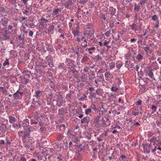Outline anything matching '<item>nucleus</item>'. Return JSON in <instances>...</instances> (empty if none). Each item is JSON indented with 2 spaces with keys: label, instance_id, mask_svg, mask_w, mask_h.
Returning a JSON list of instances; mask_svg holds the SVG:
<instances>
[{
  "label": "nucleus",
  "instance_id": "nucleus-44",
  "mask_svg": "<svg viewBox=\"0 0 161 161\" xmlns=\"http://www.w3.org/2000/svg\"><path fill=\"white\" fill-rule=\"evenodd\" d=\"M24 36L23 35H20L19 36L18 38L19 40H23Z\"/></svg>",
  "mask_w": 161,
  "mask_h": 161
},
{
  "label": "nucleus",
  "instance_id": "nucleus-4",
  "mask_svg": "<svg viewBox=\"0 0 161 161\" xmlns=\"http://www.w3.org/2000/svg\"><path fill=\"white\" fill-rule=\"evenodd\" d=\"M65 63L68 66H69V68H73L75 66L74 64V61L70 60L69 58H66Z\"/></svg>",
  "mask_w": 161,
  "mask_h": 161
},
{
  "label": "nucleus",
  "instance_id": "nucleus-33",
  "mask_svg": "<svg viewBox=\"0 0 161 161\" xmlns=\"http://www.w3.org/2000/svg\"><path fill=\"white\" fill-rule=\"evenodd\" d=\"M109 43V42L108 41L106 40H105L104 41V45L105 46H107L108 48H109L110 47V46H107V45Z\"/></svg>",
  "mask_w": 161,
  "mask_h": 161
},
{
  "label": "nucleus",
  "instance_id": "nucleus-28",
  "mask_svg": "<svg viewBox=\"0 0 161 161\" xmlns=\"http://www.w3.org/2000/svg\"><path fill=\"white\" fill-rule=\"evenodd\" d=\"M91 108H92L95 111L97 110L96 106L94 104L92 105Z\"/></svg>",
  "mask_w": 161,
  "mask_h": 161
},
{
  "label": "nucleus",
  "instance_id": "nucleus-8",
  "mask_svg": "<svg viewBox=\"0 0 161 161\" xmlns=\"http://www.w3.org/2000/svg\"><path fill=\"white\" fill-rule=\"evenodd\" d=\"M8 117L9 120V122L10 123H13L16 121V119H15L14 115H13L12 116H9Z\"/></svg>",
  "mask_w": 161,
  "mask_h": 161
},
{
  "label": "nucleus",
  "instance_id": "nucleus-29",
  "mask_svg": "<svg viewBox=\"0 0 161 161\" xmlns=\"http://www.w3.org/2000/svg\"><path fill=\"white\" fill-rule=\"evenodd\" d=\"M142 103V101L141 100H139L136 103V104L138 106H141Z\"/></svg>",
  "mask_w": 161,
  "mask_h": 161
},
{
  "label": "nucleus",
  "instance_id": "nucleus-45",
  "mask_svg": "<svg viewBox=\"0 0 161 161\" xmlns=\"http://www.w3.org/2000/svg\"><path fill=\"white\" fill-rule=\"evenodd\" d=\"M18 101H17L13 103L12 106L13 107H16V106L17 104L18 103Z\"/></svg>",
  "mask_w": 161,
  "mask_h": 161
},
{
  "label": "nucleus",
  "instance_id": "nucleus-46",
  "mask_svg": "<svg viewBox=\"0 0 161 161\" xmlns=\"http://www.w3.org/2000/svg\"><path fill=\"white\" fill-rule=\"evenodd\" d=\"M66 35V34L65 33H63V34H61L60 36V37H61L63 38L64 39L65 38V36Z\"/></svg>",
  "mask_w": 161,
  "mask_h": 161
},
{
  "label": "nucleus",
  "instance_id": "nucleus-49",
  "mask_svg": "<svg viewBox=\"0 0 161 161\" xmlns=\"http://www.w3.org/2000/svg\"><path fill=\"white\" fill-rule=\"evenodd\" d=\"M31 122L32 124H37V122L34 120H31Z\"/></svg>",
  "mask_w": 161,
  "mask_h": 161
},
{
  "label": "nucleus",
  "instance_id": "nucleus-60",
  "mask_svg": "<svg viewBox=\"0 0 161 161\" xmlns=\"http://www.w3.org/2000/svg\"><path fill=\"white\" fill-rule=\"evenodd\" d=\"M68 25L69 28H71L73 25L70 22L69 23Z\"/></svg>",
  "mask_w": 161,
  "mask_h": 161
},
{
  "label": "nucleus",
  "instance_id": "nucleus-35",
  "mask_svg": "<svg viewBox=\"0 0 161 161\" xmlns=\"http://www.w3.org/2000/svg\"><path fill=\"white\" fill-rule=\"evenodd\" d=\"M86 26L87 28L89 29H91L92 27V25L91 23L86 24Z\"/></svg>",
  "mask_w": 161,
  "mask_h": 161
},
{
  "label": "nucleus",
  "instance_id": "nucleus-62",
  "mask_svg": "<svg viewBox=\"0 0 161 161\" xmlns=\"http://www.w3.org/2000/svg\"><path fill=\"white\" fill-rule=\"evenodd\" d=\"M136 39H135V38H132V39L131 40H130V41L131 42H134L135 41H136Z\"/></svg>",
  "mask_w": 161,
  "mask_h": 161
},
{
  "label": "nucleus",
  "instance_id": "nucleus-36",
  "mask_svg": "<svg viewBox=\"0 0 161 161\" xmlns=\"http://www.w3.org/2000/svg\"><path fill=\"white\" fill-rule=\"evenodd\" d=\"M118 89L117 87L114 86H112L111 90L113 91H116Z\"/></svg>",
  "mask_w": 161,
  "mask_h": 161
},
{
  "label": "nucleus",
  "instance_id": "nucleus-24",
  "mask_svg": "<svg viewBox=\"0 0 161 161\" xmlns=\"http://www.w3.org/2000/svg\"><path fill=\"white\" fill-rule=\"evenodd\" d=\"M41 92L40 91H36L35 92V96L37 98V99H38L40 97L39 94Z\"/></svg>",
  "mask_w": 161,
  "mask_h": 161
},
{
  "label": "nucleus",
  "instance_id": "nucleus-11",
  "mask_svg": "<svg viewBox=\"0 0 161 161\" xmlns=\"http://www.w3.org/2000/svg\"><path fill=\"white\" fill-rule=\"evenodd\" d=\"M143 58V55L139 53L136 57V59L139 61H141Z\"/></svg>",
  "mask_w": 161,
  "mask_h": 161
},
{
  "label": "nucleus",
  "instance_id": "nucleus-64",
  "mask_svg": "<svg viewBox=\"0 0 161 161\" xmlns=\"http://www.w3.org/2000/svg\"><path fill=\"white\" fill-rule=\"evenodd\" d=\"M147 30H146L145 32H144V33L143 34V36H146L147 35Z\"/></svg>",
  "mask_w": 161,
  "mask_h": 161
},
{
  "label": "nucleus",
  "instance_id": "nucleus-48",
  "mask_svg": "<svg viewBox=\"0 0 161 161\" xmlns=\"http://www.w3.org/2000/svg\"><path fill=\"white\" fill-rule=\"evenodd\" d=\"M24 122H26V125L28 126L29 125V120L27 119H25L24 121Z\"/></svg>",
  "mask_w": 161,
  "mask_h": 161
},
{
  "label": "nucleus",
  "instance_id": "nucleus-16",
  "mask_svg": "<svg viewBox=\"0 0 161 161\" xmlns=\"http://www.w3.org/2000/svg\"><path fill=\"white\" fill-rule=\"evenodd\" d=\"M115 66V63L114 62H112L109 64V68L110 69H112L114 68Z\"/></svg>",
  "mask_w": 161,
  "mask_h": 161
},
{
  "label": "nucleus",
  "instance_id": "nucleus-38",
  "mask_svg": "<svg viewBox=\"0 0 161 161\" xmlns=\"http://www.w3.org/2000/svg\"><path fill=\"white\" fill-rule=\"evenodd\" d=\"M70 69V72H71L72 73H74L76 71V69L73 67V68H69Z\"/></svg>",
  "mask_w": 161,
  "mask_h": 161
},
{
  "label": "nucleus",
  "instance_id": "nucleus-18",
  "mask_svg": "<svg viewBox=\"0 0 161 161\" xmlns=\"http://www.w3.org/2000/svg\"><path fill=\"white\" fill-rule=\"evenodd\" d=\"M104 75L106 80H109V78L111 75L110 73L108 72H106Z\"/></svg>",
  "mask_w": 161,
  "mask_h": 161
},
{
  "label": "nucleus",
  "instance_id": "nucleus-27",
  "mask_svg": "<svg viewBox=\"0 0 161 161\" xmlns=\"http://www.w3.org/2000/svg\"><path fill=\"white\" fill-rule=\"evenodd\" d=\"M9 63L8 61V59H6L3 63V66H6L7 65H9Z\"/></svg>",
  "mask_w": 161,
  "mask_h": 161
},
{
  "label": "nucleus",
  "instance_id": "nucleus-30",
  "mask_svg": "<svg viewBox=\"0 0 161 161\" xmlns=\"http://www.w3.org/2000/svg\"><path fill=\"white\" fill-rule=\"evenodd\" d=\"M134 6H135L134 9L135 10H136V11L137 12H138L140 9V7L137 6L136 4H135Z\"/></svg>",
  "mask_w": 161,
  "mask_h": 161
},
{
  "label": "nucleus",
  "instance_id": "nucleus-61",
  "mask_svg": "<svg viewBox=\"0 0 161 161\" xmlns=\"http://www.w3.org/2000/svg\"><path fill=\"white\" fill-rule=\"evenodd\" d=\"M156 147L155 146L154 148L152 150V152L153 153L155 152L156 150Z\"/></svg>",
  "mask_w": 161,
  "mask_h": 161
},
{
  "label": "nucleus",
  "instance_id": "nucleus-40",
  "mask_svg": "<svg viewBox=\"0 0 161 161\" xmlns=\"http://www.w3.org/2000/svg\"><path fill=\"white\" fill-rule=\"evenodd\" d=\"M110 31H108L105 33V35L106 36L108 37L110 36Z\"/></svg>",
  "mask_w": 161,
  "mask_h": 161
},
{
  "label": "nucleus",
  "instance_id": "nucleus-63",
  "mask_svg": "<svg viewBox=\"0 0 161 161\" xmlns=\"http://www.w3.org/2000/svg\"><path fill=\"white\" fill-rule=\"evenodd\" d=\"M134 125H140V124L138 122H137L135 123L134 124Z\"/></svg>",
  "mask_w": 161,
  "mask_h": 161
},
{
  "label": "nucleus",
  "instance_id": "nucleus-10",
  "mask_svg": "<svg viewBox=\"0 0 161 161\" xmlns=\"http://www.w3.org/2000/svg\"><path fill=\"white\" fill-rule=\"evenodd\" d=\"M72 33L74 36H79L80 32V31L75 30H72Z\"/></svg>",
  "mask_w": 161,
  "mask_h": 161
},
{
  "label": "nucleus",
  "instance_id": "nucleus-21",
  "mask_svg": "<svg viewBox=\"0 0 161 161\" xmlns=\"http://www.w3.org/2000/svg\"><path fill=\"white\" fill-rule=\"evenodd\" d=\"M93 33V31L91 30V31H86V33L90 37H92Z\"/></svg>",
  "mask_w": 161,
  "mask_h": 161
},
{
  "label": "nucleus",
  "instance_id": "nucleus-59",
  "mask_svg": "<svg viewBox=\"0 0 161 161\" xmlns=\"http://www.w3.org/2000/svg\"><path fill=\"white\" fill-rule=\"evenodd\" d=\"M13 28V26L10 25H9L8 26V29L9 30H11Z\"/></svg>",
  "mask_w": 161,
  "mask_h": 161
},
{
  "label": "nucleus",
  "instance_id": "nucleus-3",
  "mask_svg": "<svg viewBox=\"0 0 161 161\" xmlns=\"http://www.w3.org/2000/svg\"><path fill=\"white\" fill-rule=\"evenodd\" d=\"M143 111H140L139 109L138 106L134 108H132V110L131 113V114L132 115L136 116L140 115V116L142 115Z\"/></svg>",
  "mask_w": 161,
  "mask_h": 161
},
{
  "label": "nucleus",
  "instance_id": "nucleus-23",
  "mask_svg": "<svg viewBox=\"0 0 161 161\" xmlns=\"http://www.w3.org/2000/svg\"><path fill=\"white\" fill-rule=\"evenodd\" d=\"M87 75H85L82 76L81 78L82 81L84 82H86L87 80Z\"/></svg>",
  "mask_w": 161,
  "mask_h": 161
},
{
  "label": "nucleus",
  "instance_id": "nucleus-32",
  "mask_svg": "<svg viewBox=\"0 0 161 161\" xmlns=\"http://www.w3.org/2000/svg\"><path fill=\"white\" fill-rule=\"evenodd\" d=\"M79 2L83 4H85L87 2V0H79Z\"/></svg>",
  "mask_w": 161,
  "mask_h": 161
},
{
  "label": "nucleus",
  "instance_id": "nucleus-43",
  "mask_svg": "<svg viewBox=\"0 0 161 161\" xmlns=\"http://www.w3.org/2000/svg\"><path fill=\"white\" fill-rule=\"evenodd\" d=\"M89 69L87 67L84 68L83 69V71L85 73H87Z\"/></svg>",
  "mask_w": 161,
  "mask_h": 161
},
{
  "label": "nucleus",
  "instance_id": "nucleus-14",
  "mask_svg": "<svg viewBox=\"0 0 161 161\" xmlns=\"http://www.w3.org/2000/svg\"><path fill=\"white\" fill-rule=\"evenodd\" d=\"M81 123L82 124L86 123H88L89 121L88 120V119H87V117H84L81 120Z\"/></svg>",
  "mask_w": 161,
  "mask_h": 161
},
{
  "label": "nucleus",
  "instance_id": "nucleus-1",
  "mask_svg": "<svg viewBox=\"0 0 161 161\" xmlns=\"http://www.w3.org/2000/svg\"><path fill=\"white\" fill-rule=\"evenodd\" d=\"M80 37H77L76 42L80 44L83 48H85L87 46V39L85 38V36L82 35L80 36Z\"/></svg>",
  "mask_w": 161,
  "mask_h": 161
},
{
  "label": "nucleus",
  "instance_id": "nucleus-51",
  "mask_svg": "<svg viewBox=\"0 0 161 161\" xmlns=\"http://www.w3.org/2000/svg\"><path fill=\"white\" fill-rule=\"evenodd\" d=\"M54 26L53 25H51L49 27V30H52L54 29Z\"/></svg>",
  "mask_w": 161,
  "mask_h": 161
},
{
  "label": "nucleus",
  "instance_id": "nucleus-5",
  "mask_svg": "<svg viewBox=\"0 0 161 161\" xmlns=\"http://www.w3.org/2000/svg\"><path fill=\"white\" fill-rule=\"evenodd\" d=\"M23 94L22 92H19L18 90L14 94V99H21L23 96Z\"/></svg>",
  "mask_w": 161,
  "mask_h": 161
},
{
  "label": "nucleus",
  "instance_id": "nucleus-37",
  "mask_svg": "<svg viewBox=\"0 0 161 161\" xmlns=\"http://www.w3.org/2000/svg\"><path fill=\"white\" fill-rule=\"evenodd\" d=\"M152 19L154 20H157V17L156 15H154L152 16Z\"/></svg>",
  "mask_w": 161,
  "mask_h": 161
},
{
  "label": "nucleus",
  "instance_id": "nucleus-31",
  "mask_svg": "<svg viewBox=\"0 0 161 161\" xmlns=\"http://www.w3.org/2000/svg\"><path fill=\"white\" fill-rule=\"evenodd\" d=\"M64 63H60L58 65V68L61 69H63L64 68Z\"/></svg>",
  "mask_w": 161,
  "mask_h": 161
},
{
  "label": "nucleus",
  "instance_id": "nucleus-26",
  "mask_svg": "<svg viewBox=\"0 0 161 161\" xmlns=\"http://www.w3.org/2000/svg\"><path fill=\"white\" fill-rule=\"evenodd\" d=\"M148 75L151 78H153V74L152 70H150L148 73Z\"/></svg>",
  "mask_w": 161,
  "mask_h": 161
},
{
  "label": "nucleus",
  "instance_id": "nucleus-56",
  "mask_svg": "<svg viewBox=\"0 0 161 161\" xmlns=\"http://www.w3.org/2000/svg\"><path fill=\"white\" fill-rule=\"evenodd\" d=\"M12 24L13 25L14 27H15L17 26V24L15 22H13L12 23Z\"/></svg>",
  "mask_w": 161,
  "mask_h": 161
},
{
  "label": "nucleus",
  "instance_id": "nucleus-55",
  "mask_svg": "<svg viewBox=\"0 0 161 161\" xmlns=\"http://www.w3.org/2000/svg\"><path fill=\"white\" fill-rule=\"evenodd\" d=\"M94 90V88L92 87H90L89 88V90L91 92H92V91Z\"/></svg>",
  "mask_w": 161,
  "mask_h": 161
},
{
  "label": "nucleus",
  "instance_id": "nucleus-47",
  "mask_svg": "<svg viewBox=\"0 0 161 161\" xmlns=\"http://www.w3.org/2000/svg\"><path fill=\"white\" fill-rule=\"evenodd\" d=\"M58 106H60V105H62L63 102H65V101L62 100L58 104Z\"/></svg>",
  "mask_w": 161,
  "mask_h": 161
},
{
  "label": "nucleus",
  "instance_id": "nucleus-6",
  "mask_svg": "<svg viewBox=\"0 0 161 161\" xmlns=\"http://www.w3.org/2000/svg\"><path fill=\"white\" fill-rule=\"evenodd\" d=\"M144 51L146 52V54L147 56L148 57L150 56V54L152 53V51L150 49V48L148 47H144Z\"/></svg>",
  "mask_w": 161,
  "mask_h": 161
},
{
  "label": "nucleus",
  "instance_id": "nucleus-2",
  "mask_svg": "<svg viewBox=\"0 0 161 161\" xmlns=\"http://www.w3.org/2000/svg\"><path fill=\"white\" fill-rule=\"evenodd\" d=\"M45 15L43 14L39 21L40 25L44 28L46 26V23L48 22L50 17L49 15H48L45 17Z\"/></svg>",
  "mask_w": 161,
  "mask_h": 161
},
{
  "label": "nucleus",
  "instance_id": "nucleus-52",
  "mask_svg": "<svg viewBox=\"0 0 161 161\" xmlns=\"http://www.w3.org/2000/svg\"><path fill=\"white\" fill-rule=\"evenodd\" d=\"M33 32L32 31H30V32H29V35L30 36H32L33 35Z\"/></svg>",
  "mask_w": 161,
  "mask_h": 161
},
{
  "label": "nucleus",
  "instance_id": "nucleus-39",
  "mask_svg": "<svg viewBox=\"0 0 161 161\" xmlns=\"http://www.w3.org/2000/svg\"><path fill=\"white\" fill-rule=\"evenodd\" d=\"M19 161H26V159L25 157H22L19 160Z\"/></svg>",
  "mask_w": 161,
  "mask_h": 161
},
{
  "label": "nucleus",
  "instance_id": "nucleus-53",
  "mask_svg": "<svg viewBox=\"0 0 161 161\" xmlns=\"http://www.w3.org/2000/svg\"><path fill=\"white\" fill-rule=\"evenodd\" d=\"M139 68V66L138 65H136L135 68H134V69L136 70L137 71H138Z\"/></svg>",
  "mask_w": 161,
  "mask_h": 161
},
{
  "label": "nucleus",
  "instance_id": "nucleus-42",
  "mask_svg": "<svg viewBox=\"0 0 161 161\" xmlns=\"http://www.w3.org/2000/svg\"><path fill=\"white\" fill-rule=\"evenodd\" d=\"M95 58L97 60H99L101 59V58L100 57V56L99 55H97L96 56Z\"/></svg>",
  "mask_w": 161,
  "mask_h": 161
},
{
  "label": "nucleus",
  "instance_id": "nucleus-7",
  "mask_svg": "<svg viewBox=\"0 0 161 161\" xmlns=\"http://www.w3.org/2000/svg\"><path fill=\"white\" fill-rule=\"evenodd\" d=\"M59 9L55 8L54 9L53 13V15L54 16H55L58 17L59 15V13L58 12Z\"/></svg>",
  "mask_w": 161,
  "mask_h": 161
},
{
  "label": "nucleus",
  "instance_id": "nucleus-25",
  "mask_svg": "<svg viewBox=\"0 0 161 161\" xmlns=\"http://www.w3.org/2000/svg\"><path fill=\"white\" fill-rule=\"evenodd\" d=\"M120 158L122 159V161H127V158L125 155H122L120 156Z\"/></svg>",
  "mask_w": 161,
  "mask_h": 161
},
{
  "label": "nucleus",
  "instance_id": "nucleus-13",
  "mask_svg": "<svg viewBox=\"0 0 161 161\" xmlns=\"http://www.w3.org/2000/svg\"><path fill=\"white\" fill-rule=\"evenodd\" d=\"M92 108H90L85 110V112L86 115H88L92 112Z\"/></svg>",
  "mask_w": 161,
  "mask_h": 161
},
{
  "label": "nucleus",
  "instance_id": "nucleus-12",
  "mask_svg": "<svg viewBox=\"0 0 161 161\" xmlns=\"http://www.w3.org/2000/svg\"><path fill=\"white\" fill-rule=\"evenodd\" d=\"M96 49V48L95 47H90L89 48H87L86 49V51L88 50L89 51V53L91 54H92V52L91 51H94Z\"/></svg>",
  "mask_w": 161,
  "mask_h": 161
},
{
  "label": "nucleus",
  "instance_id": "nucleus-58",
  "mask_svg": "<svg viewBox=\"0 0 161 161\" xmlns=\"http://www.w3.org/2000/svg\"><path fill=\"white\" fill-rule=\"evenodd\" d=\"M118 101L119 103L122 102V103H124L123 101H122L121 100V97H119L118 100Z\"/></svg>",
  "mask_w": 161,
  "mask_h": 161
},
{
  "label": "nucleus",
  "instance_id": "nucleus-41",
  "mask_svg": "<svg viewBox=\"0 0 161 161\" xmlns=\"http://www.w3.org/2000/svg\"><path fill=\"white\" fill-rule=\"evenodd\" d=\"M122 65V64H118L116 66V67L118 69H119Z\"/></svg>",
  "mask_w": 161,
  "mask_h": 161
},
{
  "label": "nucleus",
  "instance_id": "nucleus-34",
  "mask_svg": "<svg viewBox=\"0 0 161 161\" xmlns=\"http://www.w3.org/2000/svg\"><path fill=\"white\" fill-rule=\"evenodd\" d=\"M61 157V155H60V154H59L57 156V159L58 161H61L63 159H62Z\"/></svg>",
  "mask_w": 161,
  "mask_h": 161
},
{
  "label": "nucleus",
  "instance_id": "nucleus-19",
  "mask_svg": "<svg viewBox=\"0 0 161 161\" xmlns=\"http://www.w3.org/2000/svg\"><path fill=\"white\" fill-rule=\"evenodd\" d=\"M98 80L99 81H104V78L103 74L98 76Z\"/></svg>",
  "mask_w": 161,
  "mask_h": 161
},
{
  "label": "nucleus",
  "instance_id": "nucleus-22",
  "mask_svg": "<svg viewBox=\"0 0 161 161\" xmlns=\"http://www.w3.org/2000/svg\"><path fill=\"white\" fill-rule=\"evenodd\" d=\"M130 26L132 30H134L135 31H136L137 30L136 25L135 24L133 23L132 25H130Z\"/></svg>",
  "mask_w": 161,
  "mask_h": 161
},
{
  "label": "nucleus",
  "instance_id": "nucleus-50",
  "mask_svg": "<svg viewBox=\"0 0 161 161\" xmlns=\"http://www.w3.org/2000/svg\"><path fill=\"white\" fill-rule=\"evenodd\" d=\"M79 26L78 25H77L76 27L75 28V29H73V30H77L78 31H79Z\"/></svg>",
  "mask_w": 161,
  "mask_h": 161
},
{
  "label": "nucleus",
  "instance_id": "nucleus-20",
  "mask_svg": "<svg viewBox=\"0 0 161 161\" xmlns=\"http://www.w3.org/2000/svg\"><path fill=\"white\" fill-rule=\"evenodd\" d=\"M30 7H28L27 6H26L25 7V9L24 11H23V13L26 14L29 13V10H30Z\"/></svg>",
  "mask_w": 161,
  "mask_h": 161
},
{
  "label": "nucleus",
  "instance_id": "nucleus-57",
  "mask_svg": "<svg viewBox=\"0 0 161 161\" xmlns=\"http://www.w3.org/2000/svg\"><path fill=\"white\" fill-rule=\"evenodd\" d=\"M5 144L4 141L3 140H2L0 141V144Z\"/></svg>",
  "mask_w": 161,
  "mask_h": 161
},
{
  "label": "nucleus",
  "instance_id": "nucleus-17",
  "mask_svg": "<svg viewBox=\"0 0 161 161\" xmlns=\"http://www.w3.org/2000/svg\"><path fill=\"white\" fill-rule=\"evenodd\" d=\"M155 141H156L157 142H158V141H157V138L155 136L153 137L150 140V141L151 142H154V144L153 145L155 146Z\"/></svg>",
  "mask_w": 161,
  "mask_h": 161
},
{
  "label": "nucleus",
  "instance_id": "nucleus-15",
  "mask_svg": "<svg viewBox=\"0 0 161 161\" xmlns=\"http://www.w3.org/2000/svg\"><path fill=\"white\" fill-rule=\"evenodd\" d=\"M151 109L152 110V114H153L155 112L157 109V107L155 105L153 104L152 105Z\"/></svg>",
  "mask_w": 161,
  "mask_h": 161
},
{
  "label": "nucleus",
  "instance_id": "nucleus-9",
  "mask_svg": "<svg viewBox=\"0 0 161 161\" xmlns=\"http://www.w3.org/2000/svg\"><path fill=\"white\" fill-rule=\"evenodd\" d=\"M72 3V2L71 0H69L67 2L64 4V6L67 8H69Z\"/></svg>",
  "mask_w": 161,
  "mask_h": 161
},
{
  "label": "nucleus",
  "instance_id": "nucleus-54",
  "mask_svg": "<svg viewBox=\"0 0 161 161\" xmlns=\"http://www.w3.org/2000/svg\"><path fill=\"white\" fill-rule=\"evenodd\" d=\"M22 1L24 4L26 5L27 4V2L28 1V0H22Z\"/></svg>",
  "mask_w": 161,
  "mask_h": 161
}]
</instances>
